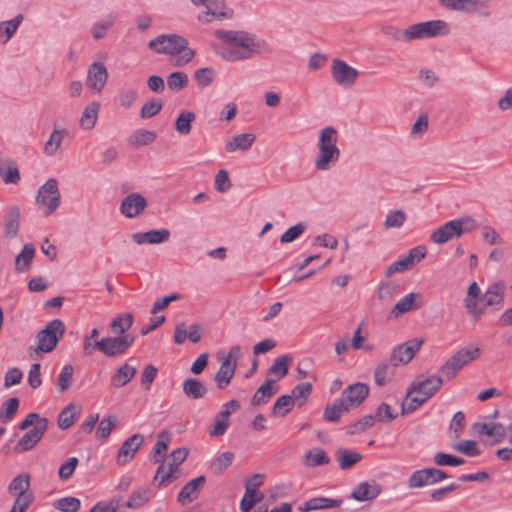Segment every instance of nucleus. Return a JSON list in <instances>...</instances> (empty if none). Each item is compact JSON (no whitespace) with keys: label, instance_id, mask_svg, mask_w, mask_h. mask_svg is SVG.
Returning <instances> with one entry per match:
<instances>
[{"label":"nucleus","instance_id":"1","mask_svg":"<svg viewBox=\"0 0 512 512\" xmlns=\"http://www.w3.org/2000/svg\"><path fill=\"white\" fill-rule=\"evenodd\" d=\"M214 35L226 45L217 51L218 55L230 62L247 60L254 54L272 51L265 40L246 31L215 30Z\"/></svg>","mask_w":512,"mask_h":512},{"label":"nucleus","instance_id":"2","mask_svg":"<svg viewBox=\"0 0 512 512\" xmlns=\"http://www.w3.org/2000/svg\"><path fill=\"white\" fill-rule=\"evenodd\" d=\"M338 133L332 126H327L321 130L317 147L319 153L315 159V167L318 170H328L332 165L338 162L340 150L337 147Z\"/></svg>","mask_w":512,"mask_h":512},{"label":"nucleus","instance_id":"3","mask_svg":"<svg viewBox=\"0 0 512 512\" xmlns=\"http://www.w3.org/2000/svg\"><path fill=\"white\" fill-rule=\"evenodd\" d=\"M475 228V221L471 217H462L446 222L430 235L435 244H444L453 238H460L463 234Z\"/></svg>","mask_w":512,"mask_h":512},{"label":"nucleus","instance_id":"4","mask_svg":"<svg viewBox=\"0 0 512 512\" xmlns=\"http://www.w3.org/2000/svg\"><path fill=\"white\" fill-rule=\"evenodd\" d=\"M135 342V336L126 334L122 336L103 337L99 341H94L92 348H97L99 352L106 357H116L123 355Z\"/></svg>","mask_w":512,"mask_h":512},{"label":"nucleus","instance_id":"5","mask_svg":"<svg viewBox=\"0 0 512 512\" xmlns=\"http://www.w3.org/2000/svg\"><path fill=\"white\" fill-rule=\"evenodd\" d=\"M188 46V40L178 34L158 35L148 43V48L155 53L179 55Z\"/></svg>","mask_w":512,"mask_h":512},{"label":"nucleus","instance_id":"6","mask_svg":"<svg viewBox=\"0 0 512 512\" xmlns=\"http://www.w3.org/2000/svg\"><path fill=\"white\" fill-rule=\"evenodd\" d=\"M65 332V325L62 320L54 319L49 322L37 335V349L43 353L52 352L57 346Z\"/></svg>","mask_w":512,"mask_h":512},{"label":"nucleus","instance_id":"7","mask_svg":"<svg viewBox=\"0 0 512 512\" xmlns=\"http://www.w3.org/2000/svg\"><path fill=\"white\" fill-rule=\"evenodd\" d=\"M61 202V195L58 182L55 178H49L39 189L36 196V203L45 207L44 214L50 215L56 211Z\"/></svg>","mask_w":512,"mask_h":512},{"label":"nucleus","instance_id":"8","mask_svg":"<svg viewBox=\"0 0 512 512\" xmlns=\"http://www.w3.org/2000/svg\"><path fill=\"white\" fill-rule=\"evenodd\" d=\"M240 355L241 348L239 345H234L230 348L228 355L222 361L220 369L214 377L218 389H225L230 384L235 374Z\"/></svg>","mask_w":512,"mask_h":512},{"label":"nucleus","instance_id":"9","mask_svg":"<svg viewBox=\"0 0 512 512\" xmlns=\"http://www.w3.org/2000/svg\"><path fill=\"white\" fill-rule=\"evenodd\" d=\"M422 339L413 338L407 342L395 346L390 355V362L393 366L409 363L420 350Z\"/></svg>","mask_w":512,"mask_h":512},{"label":"nucleus","instance_id":"10","mask_svg":"<svg viewBox=\"0 0 512 512\" xmlns=\"http://www.w3.org/2000/svg\"><path fill=\"white\" fill-rule=\"evenodd\" d=\"M442 383L443 379L439 376H430L424 379L419 377L408 387L406 399H408L412 394L417 393L428 400L440 389Z\"/></svg>","mask_w":512,"mask_h":512},{"label":"nucleus","instance_id":"11","mask_svg":"<svg viewBox=\"0 0 512 512\" xmlns=\"http://www.w3.org/2000/svg\"><path fill=\"white\" fill-rule=\"evenodd\" d=\"M48 429V419H41L32 429L26 432L14 447L18 454L31 450L44 436Z\"/></svg>","mask_w":512,"mask_h":512},{"label":"nucleus","instance_id":"12","mask_svg":"<svg viewBox=\"0 0 512 512\" xmlns=\"http://www.w3.org/2000/svg\"><path fill=\"white\" fill-rule=\"evenodd\" d=\"M368 394V385L365 383L357 382L345 388L342 391L339 399L350 411L352 408L359 407L367 398Z\"/></svg>","mask_w":512,"mask_h":512},{"label":"nucleus","instance_id":"13","mask_svg":"<svg viewBox=\"0 0 512 512\" xmlns=\"http://www.w3.org/2000/svg\"><path fill=\"white\" fill-rule=\"evenodd\" d=\"M331 73L334 81L344 87H351L359 75L355 68L340 59L332 61Z\"/></svg>","mask_w":512,"mask_h":512},{"label":"nucleus","instance_id":"14","mask_svg":"<svg viewBox=\"0 0 512 512\" xmlns=\"http://www.w3.org/2000/svg\"><path fill=\"white\" fill-rule=\"evenodd\" d=\"M144 442V436L140 433L133 434L127 438L118 450L116 462L118 465L128 464Z\"/></svg>","mask_w":512,"mask_h":512},{"label":"nucleus","instance_id":"15","mask_svg":"<svg viewBox=\"0 0 512 512\" xmlns=\"http://www.w3.org/2000/svg\"><path fill=\"white\" fill-rule=\"evenodd\" d=\"M148 206L147 199L139 193H130L123 198L120 204V212L127 218L139 216Z\"/></svg>","mask_w":512,"mask_h":512},{"label":"nucleus","instance_id":"16","mask_svg":"<svg viewBox=\"0 0 512 512\" xmlns=\"http://www.w3.org/2000/svg\"><path fill=\"white\" fill-rule=\"evenodd\" d=\"M481 295L480 288L477 282L470 283L467 289V294L463 300V305L467 314L474 322H478L484 314V307H478V298Z\"/></svg>","mask_w":512,"mask_h":512},{"label":"nucleus","instance_id":"17","mask_svg":"<svg viewBox=\"0 0 512 512\" xmlns=\"http://www.w3.org/2000/svg\"><path fill=\"white\" fill-rule=\"evenodd\" d=\"M108 79V71L104 64L93 62L87 70L86 85L92 90L100 92Z\"/></svg>","mask_w":512,"mask_h":512},{"label":"nucleus","instance_id":"18","mask_svg":"<svg viewBox=\"0 0 512 512\" xmlns=\"http://www.w3.org/2000/svg\"><path fill=\"white\" fill-rule=\"evenodd\" d=\"M382 492V487L375 481H365L358 484L350 494L357 501H370L377 498Z\"/></svg>","mask_w":512,"mask_h":512},{"label":"nucleus","instance_id":"19","mask_svg":"<svg viewBox=\"0 0 512 512\" xmlns=\"http://www.w3.org/2000/svg\"><path fill=\"white\" fill-rule=\"evenodd\" d=\"M206 483V477L204 475L198 476L189 482H187L180 490L177 501L181 504L186 502L190 503L198 498L200 490Z\"/></svg>","mask_w":512,"mask_h":512},{"label":"nucleus","instance_id":"20","mask_svg":"<svg viewBox=\"0 0 512 512\" xmlns=\"http://www.w3.org/2000/svg\"><path fill=\"white\" fill-rule=\"evenodd\" d=\"M505 289L506 286L502 281L490 285L484 294V304L481 307H484V310L487 307H494L496 310L502 307Z\"/></svg>","mask_w":512,"mask_h":512},{"label":"nucleus","instance_id":"21","mask_svg":"<svg viewBox=\"0 0 512 512\" xmlns=\"http://www.w3.org/2000/svg\"><path fill=\"white\" fill-rule=\"evenodd\" d=\"M170 231L166 228L152 229L147 232H137L132 234V240L141 245L145 243L160 244L169 240Z\"/></svg>","mask_w":512,"mask_h":512},{"label":"nucleus","instance_id":"22","mask_svg":"<svg viewBox=\"0 0 512 512\" xmlns=\"http://www.w3.org/2000/svg\"><path fill=\"white\" fill-rule=\"evenodd\" d=\"M30 474L22 473L12 479L8 485V492L16 497L35 496L34 492L30 490Z\"/></svg>","mask_w":512,"mask_h":512},{"label":"nucleus","instance_id":"23","mask_svg":"<svg viewBox=\"0 0 512 512\" xmlns=\"http://www.w3.org/2000/svg\"><path fill=\"white\" fill-rule=\"evenodd\" d=\"M342 499H331L326 497H314L307 500L298 509L301 512H310L319 509L338 508L342 505Z\"/></svg>","mask_w":512,"mask_h":512},{"label":"nucleus","instance_id":"24","mask_svg":"<svg viewBox=\"0 0 512 512\" xmlns=\"http://www.w3.org/2000/svg\"><path fill=\"white\" fill-rule=\"evenodd\" d=\"M20 209L18 206H12L7 211L4 218V233L9 239L14 238L20 227Z\"/></svg>","mask_w":512,"mask_h":512},{"label":"nucleus","instance_id":"25","mask_svg":"<svg viewBox=\"0 0 512 512\" xmlns=\"http://www.w3.org/2000/svg\"><path fill=\"white\" fill-rule=\"evenodd\" d=\"M136 368L128 362L121 365L111 377V385L114 388H121L127 385L136 375Z\"/></svg>","mask_w":512,"mask_h":512},{"label":"nucleus","instance_id":"26","mask_svg":"<svg viewBox=\"0 0 512 512\" xmlns=\"http://www.w3.org/2000/svg\"><path fill=\"white\" fill-rule=\"evenodd\" d=\"M255 139L256 136L253 133L238 134L226 142L225 151L228 153H232L237 149L247 151L255 142Z\"/></svg>","mask_w":512,"mask_h":512},{"label":"nucleus","instance_id":"27","mask_svg":"<svg viewBox=\"0 0 512 512\" xmlns=\"http://www.w3.org/2000/svg\"><path fill=\"white\" fill-rule=\"evenodd\" d=\"M276 380L266 378L265 382L256 390L252 397L251 405L260 406L269 402L270 398L277 392V389L272 387Z\"/></svg>","mask_w":512,"mask_h":512},{"label":"nucleus","instance_id":"28","mask_svg":"<svg viewBox=\"0 0 512 512\" xmlns=\"http://www.w3.org/2000/svg\"><path fill=\"white\" fill-rule=\"evenodd\" d=\"M420 25L424 38L444 36L449 33V26L443 20H430L426 22H420Z\"/></svg>","mask_w":512,"mask_h":512},{"label":"nucleus","instance_id":"29","mask_svg":"<svg viewBox=\"0 0 512 512\" xmlns=\"http://www.w3.org/2000/svg\"><path fill=\"white\" fill-rule=\"evenodd\" d=\"M35 255V247L31 243L23 246L22 251L16 256L15 269L18 272H26L29 270Z\"/></svg>","mask_w":512,"mask_h":512},{"label":"nucleus","instance_id":"30","mask_svg":"<svg viewBox=\"0 0 512 512\" xmlns=\"http://www.w3.org/2000/svg\"><path fill=\"white\" fill-rule=\"evenodd\" d=\"M171 441V434L167 430L161 431L157 435V442L154 445L150 461L153 463L160 462V457L164 456L168 450Z\"/></svg>","mask_w":512,"mask_h":512},{"label":"nucleus","instance_id":"31","mask_svg":"<svg viewBox=\"0 0 512 512\" xmlns=\"http://www.w3.org/2000/svg\"><path fill=\"white\" fill-rule=\"evenodd\" d=\"M183 393L190 399H201L206 395L207 388L200 380L189 378L183 383Z\"/></svg>","mask_w":512,"mask_h":512},{"label":"nucleus","instance_id":"32","mask_svg":"<svg viewBox=\"0 0 512 512\" xmlns=\"http://www.w3.org/2000/svg\"><path fill=\"white\" fill-rule=\"evenodd\" d=\"M337 462L342 470H348L362 460V455L348 449L336 451Z\"/></svg>","mask_w":512,"mask_h":512},{"label":"nucleus","instance_id":"33","mask_svg":"<svg viewBox=\"0 0 512 512\" xmlns=\"http://www.w3.org/2000/svg\"><path fill=\"white\" fill-rule=\"evenodd\" d=\"M292 361V358L289 354L282 355L276 358L273 364L269 367L267 376L275 375L276 381L285 377L289 371V363Z\"/></svg>","mask_w":512,"mask_h":512},{"label":"nucleus","instance_id":"34","mask_svg":"<svg viewBox=\"0 0 512 512\" xmlns=\"http://www.w3.org/2000/svg\"><path fill=\"white\" fill-rule=\"evenodd\" d=\"M100 105L98 102H91L88 104L81 115L80 125L83 129L90 130L94 128L98 118Z\"/></svg>","mask_w":512,"mask_h":512},{"label":"nucleus","instance_id":"35","mask_svg":"<svg viewBox=\"0 0 512 512\" xmlns=\"http://www.w3.org/2000/svg\"><path fill=\"white\" fill-rule=\"evenodd\" d=\"M134 317L131 313H126L115 317L110 323L111 331L117 336L126 335L133 325Z\"/></svg>","mask_w":512,"mask_h":512},{"label":"nucleus","instance_id":"36","mask_svg":"<svg viewBox=\"0 0 512 512\" xmlns=\"http://www.w3.org/2000/svg\"><path fill=\"white\" fill-rule=\"evenodd\" d=\"M348 408L338 398L332 405H327L323 411V418L328 422H338L341 416L348 413Z\"/></svg>","mask_w":512,"mask_h":512},{"label":"nucleus","instance_id":"37","mask_svg":"<svg viewBox=\"0 0 512 512\" xmlns=\"http://www.w3.org/2000/svg\"><path fill=\"white\" fill-rule=\"evenodd\" d=\"M196 115L192 111H181L175 121V130L180 135H188L191 132V124L195 120Z\"/></svg>","mask_w":512,"mask_h":512},{"label":"nucleus","instance_id":"38","mask_svg":"<svg viewBox=\"0 0 512 512\" xmlns=\"http://www.w3.org/2000/svg\"><path fill=\"white\" fill-rule=\"evenodd\" d=\"M330 459L322 448H313L305 455V464L308 467H317L329 464Z\"/></svg>","mask_w":512,"mask_h":512},{"label":"nucleus","instance_id":"39","mask_svg":"<svg viewBox=\"0 0 512 512\" xmlns=\"http://www.w3.org/2000/svg\"><path fill=\"white\" fill-rule=\"evenodd\" d=\"M293 406V396L281 395L274 403L271 414L273 417H285L292 410Z\"/></svg>","mask_w":512,"mask_h":512},{"label":"nucleus","instance_id":"40","mask_svg":"<svg viewBox=\"0 0 512 512\" xmlns=\"http://www.w3.org/2000/svg\"><path fill=\"white\" fill-rule=\"evenodd\" d=\"M19 399L12 397L6 400L0 407V422L5 424L11 421L19 408Z\"/></svg>","mask_w":512,"mask_h":512},{"label":"nucleus","instance_id":"41","mask_svg":"<svg viewBox=\"0 0 512 512\" xmlns=\"http://www.w3.org/2000/svg\"><path fill=\"white\" fill-rule=\"evenodd\" d=\"M150 499V490L148 488H140L133 491L128 501L125 503V507L129 509H138L145 505Z\"/></svg>","mask_w":512,"mask_h":512},{"label":"nucleus","instance_id":"42","mask_svg":"<svg viewBox=\"0 0 512 512\" xmlns=\"http://www.w3.org/2000/svg\"><path fill=\"white\" fill-rule=\"evenodd\" d=\"M67 135L66 129H54L44 146V153L52 156L61 146L63 137Z\"/></svg>","mask_w":512,"mask_h":512},{"label":"nucleus","instance_id":"43","mask_svg":"<svg viewBox=\"0 0 512 512\" xmlns=\"http://www.w3.org/2000/svg\"><path fill=\"white\" fill-rule=\"evenodd\" d=\"M418 296L420 297L419 294H415V293H409L407 294L406 296L402 297L395 305L394 307L392 308L391 310V314L394 316V317H398L408 311H410L411 309L413 308H418L419 306L416 305L415 307H413V304H414V300H415V297Z\"/></svg>","mask_w":512,"mask_h":512},{"label":"nucleus","instance_id":"44","mask_svg":"<svg viewBox=\"0 0 512 512\" xmlns=\"http://www.w3.org/2000/svg\"><path fill=\"white\" fill-rule=\"evenodd\" d=\"M0 176L6 184L18 183L20 180V174L16 163H0Z\"/></svg>","mask_w":512,"mask_h":512},{"label":"nucleus","instance_id":"45","mask_svg":"<svg viewBox=\"0 0 512 512\" xmlns=\"http://www.w3.org/2000/svg\"><path fill=\"white\" fill-rule=\"evenodd\" d=\"M393 365L386 361L378 364L374 371V379L377 386L382 387L387 383L388 377L394 374Z\"/></svg>","mask_w":512,"mask_h":512},{"label":"nucleus","instance_id":"46","mask_svg":"<svg viewBox=\"0 0 512 512\" xmlns=\"http://www.w3.org/2000/svg\"><path fill=\"white\" fill-rule=\"evenodd\" d=\"M464 367L458 358L453 354L440 368L442 375L450 380L456 376V374Z\"/></svg>","mask_w":512,"mask_h":512},{"label":"nucleus","instance_id":"47","mask_svg":"<svg viewBox=\"0 0 512 512\" xmlns=\"http://www.w3.org/2000/svg\"><path fill=\"white\" fill-rule=\"evenodd\" d=\"M81 502L78 498L68 496L57 499L53 506L61 512H77L80 509Z\"/></svg>","mask_w":512,"mask_h":512},{"label":"nucleus","instance_id":"48","mask_svg":"<svg viewBox=\"0 0 512 512\" xmlns=\"http://www.w3.org/2000/svg\"><path fill=\"white\" fill-rule=\"evenodd\" d=\"M452 449L468 457L479 456L481 451L474 440H462L452 445Z\"/></svg>","mask_w":512,"mask_h":512},{"label":"nucleus","instance_id":"49","mask_svg":"<svg viewBox=\"0 0 512 512\" xmlns=\"http://www.w3.org/2000/svg\"><path fill=\"white\" fill-rule=\"evenodd\" d=\"M157 135L153 131H149L146 129H138L132 135L130 139V143L134 146H145L149 145L155 141Z\"/></svg>","mask_w":512,"mask_h":512},{"label":"nucleus","instance_id":"50","mask_svg":"<svg viewBox=\"0 0 512 512\" xmlns=\"http://www.w3.org/2000/svg\"><path fill=\"white\" fill-rule=\"evenodd\" d=\"M75 422V405L68 404L58 416V426L62 430L70 428Z\"/></svg>","mask_w":512,"mask_h":512},{"label":"nucleus","instance_id":"51","mask_svg":"<svg viewBox=\"0 0 512 512\" xmlns=\"http://www.w3.org/2000/svg\"><path fill=\"white\" fill-rule=\"evenodd\" d=\"M116 425V416L115 415H109L105 418H103L97 428L96 431V437L99 440H106L113 430L114 426Z\"/></svg>","mask_w":512,"mask_h":512},{"label":"nucleus","instance_id":"52","mask_svg":"<svg viewBox=\"0 0 512 512\" xmlns=\"http://www.w3.org/2000/svg\"><path fill=\"white\" fill-rule=\"evenodd\" d=\"M433 461L437 466H460L465 463V460L463 458L447 454L444 452H437L434 457Z\"/></svg>","mask_w":512,"mask_h":512},{"label":"nucleus","instance_id":"53","mask_svg":"<svg viewBox=\"0 0 512 512\" xmlns=\"http://www.w3.org/2000/svg\"><path fill=\"white\" fill-rule=\"evenodd\" d=\"M427 485H430V481L426 468L414 471L407 480L409 488H422Z\"/></svg>","mask_w":512,"mask_h":512},{"label":"nucleus","instance_id":"54","mask_svg":"<svg viewBox=\"0 0 512 512\" xmlns=\"http://www.w3.org/2000/svg\"><path fill=\"white\" fill-rule=\"evenodd\" d=\"M74 373V367L71 364L63 366L57 379V387L60 392H65L69 389L72 377Z\"/></svg>","mask_w":512,"mask_h":512},{"label":"nucleus","instance_id":"55","mask_svg":"<svg viewBox=\"0 0 512 512\" xmlns=\"http://www.w3.org/2000/svg\"><path fill=\"white\" fill-rule=\"evenodd\" d=\"M188 84V76L182 71L171 73L167 77L168 88L173 91H180L185 88Z\"/></svg>","mask_w":512,"mask_h":512},{"label":"nucleus","instance_id":"56","mask_svg":"<svg viewBox=\"0 0 512 512\" xmlns=\"http://www.w3.org/2000/svg\"><path fill=\"white\" fill-rule=\"evenodd\" d=\"M375 423V417L372 415H366L358 421L351 424L347 430L350 435L359 434L372 427Z\"/></svg>","mask_w":512,"mask_h":512},{"label":"nucleus","instance_id":"57","mask_svg":"<svg viewBox=\"0 0 512 512\" xmlns=\"http://www.w3.org/2000/svg\"><path fill=\"white\" fill-rule=\"evenodd\" d=\"M233 459L234 454L232 452H223L213 461L212 469L216 474H221L231 465Z\"/></svg>","mask_w":512,"mask_h":512},{"label":"nucleus","instance_id":"58","mask_svg":"<svg viewBox=\"0 0 512 512\" xmlns=\"http://www.w3.org/2000/svg\"><path fill=\"white\" fill-rule=\"evenodd\" d=\"M215 76L216 72L211 67L200 68L194 74L195 80L200 86L210 85L214 81Z\"/></svg>","mask_w":512,"mask_h":512},{"label":"nucleus","instance_id":"59","mask_svg":"<svg viewBox=\"0 0 512 512\" xmlns=\"http://www.w3.org/2000/svg\"><path fill=\"white\" fill-rule=\"evenodd\" d=\"M78 459L76 457L68 458L64 463L61 464L58 470V476L61 480H68L72 477L75 469L78 466Z\"/></svg>","mask_w":512,"mask_h":512},{"label":"nucleus","instance_id":"60","mask_svg":"<svg viewBox=\"0 0 512 512\" xmlns=\"http://www.w3.org/2000/svg\"><path fill=\"white\" fill-rule=\"evenodd\" d=\"M163 107L161 100L152 99L144 103L140 110V116L143 119L151 118L157 115Z\"/></svg>","mask_w":512,"mask_h":512},{"label":"nucleus","instance_id":"61","mask_svg":"<svg viewBox=\"0 0 512 512\" xmlns=\"http://www.w3.org/2000/svg\"><path fill=\"white\" fill-rule=\"evenodd\" d=\"M406 221V214L402 210H395L390 212L384 221L386 228H400Z\"/></svg>","mask_w":512,"mask_h":512},{"label":"nucleus","instance_id":"62","mask_svg":"<svg viewBox=\"0 0 512 512\" xmlns=\"http://www.w3.org/2000/svg\"><path fill=\"white\" fill-rule=\"evenodd\" d=\"M412 265V261L409 257L403 256L399 260L389 265L385 271L386 277H391L395 273H401L406 271Z\"/></svg>","mask_w":512,"mask_h":512},{"label":"nucleus","instance_id":"63","mask_svg":"<svg viewBox=\"0 0 512 512\" xmlns=\"http://www.w3.org/2000/svg\"><path fill=\"white\" fill-rule=\"evenodd\" d=\"M158 369L152 364L146 365L141 374V386L148 391L157 376Z\"/></svg>","mask_w":512,"mask_h":512},{"label":"nucleus","instance_id":"64","mask_svg":"<svg viewBox=\"0 0 512 512\" xmlns=\"http://www.w3.org/2000/svg\"><path fill=\"white\" fill-rule=\"evenodd\" d=\"M427 401L425 397H409L408 399L405 398V400L401 404V414L407 415L415 410H417L422 404H424Z\"/></svg>","mask_w":512,"mask_h":512}]
</instances>
